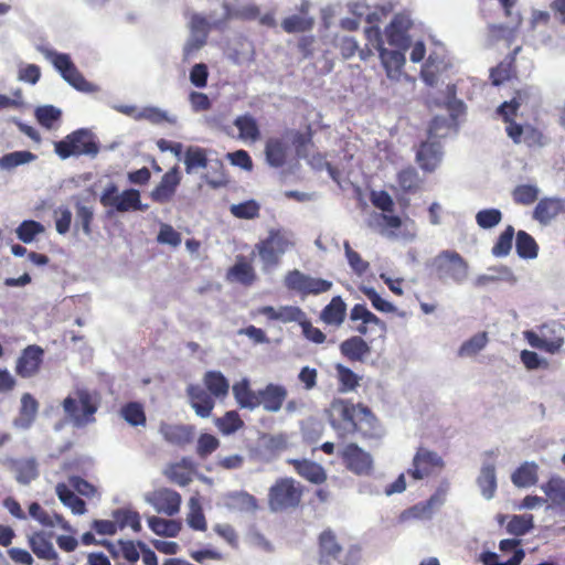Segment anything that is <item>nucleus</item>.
I'll return each mask as SVG.
<instances>
[{
  "label": "nucleus",
  "instance_id": "obj_1",
  "mask_svg": "<svg viewBox=\"0 0 565 565\" xmlns=\"http://www.w3.org/2000/svg\"><path fill=\"white\" fill-rule=\"evenodd\" d=\"M330 426L339 439L345 440L359 434L363 439L381 437L379 419L365 405L354 404L349 399H333L328 409Z\"/></svg>",
  "mask_w": 565,
  "mask_h": 565
},
{
  "label": "nucleus",
  "instance_id": "obj_2",
  "mask_svg": "<svg viewBox=\"0 0 565 565\" xmlns=\"http://www.w3.org/2000/svg\"><path fill=\"white\" fill-rule=\"evenodd\" d=\"M99 404L100 395L98 392L78 388L74 396L68 395L64 398L62 406L75 426L84 427L95 422V414Z\"/></svg>",
  "mask_w": 565,
  "mask_h": 565
},
{
  "label": "nucleus",
  "instance_id": "obj_3",
  "mask_svg": "<svg viewBox=\"0 0 565 565\" xmlns=\"http://www.w3.org/2000/svg\"><path fill=\"white\" fill-rule=\"evenodd\" d=\"M429 275L441 282L462 284L469 273L468 262L456 250H441L428 264Z\"/></svg>",
  "mask_w": 565,
  "mask_h": 565
},
{
  "label": "nucleus",
  "instance_id": "obj_4",
  "mask_svg": "<svg viewBox=\"0 0 565 565\" xmlns=\"http://www.w3.org/2000/svg\"><path fill=\"white\" fill-rule=\"evenodd\" d=\"M303 492L305 487L294 478H278L268 490V507L273 512L295 510L300 507Z\"/></svg>",
  "mask_w": 565,
  "mask_h": 565
},
{
  "label": "nucleus",
  "instance_id": "obj_5",
  "mask_svg": "<svg viewBox=\"0 0 565 565\" xmlns=\"http://www.w3.org/2000/svg\"><path fill=\"white\" fill-rule=\"evenodd\" d=\"M564 333L565 328L563 324L551 321L540 326L537 331H524L523 337L532 348L555 354L558 353L564 345Z\"/></svg>",
  "mask_w": 565,
  "mask_h": 565
},
{
  "label": "nucleus",
  "instance_id": "obj_6",
  "mask_svg": "<svg viewBox=\"0 0 565 565\" xmlns=\"http://www.w3.org/2000/svg\"><path fill=\"white\" fill-rule=\"evenodd\" d=\"M98 151L99 145L96 142L94 135L86 129L75 130L64 139L55 142V152L62 159L83 154L95 157Z\"/></svg>",
  "mask_w": 565,
  "mask_h": 565
},
{
  "label": "nucleus",
  "instance_id": "obj_7",
  "mask_svg": "<svg viewBox=\"0 0 565 565\" xmlns=\"http://www.w3.org/2000/svg\"><path fill=\"white\" fill-rule=\"evenodd\" d=\"M284 285L289 291L298 295L300 298H306L310 295L318 296L332 288V281L312 277L299 269L289 270L284 277Z\"/></svg>",
  "mask_w": 565,
  "mask_h": 565
},
{
  "label": "nucleus",
  "instance_id": "obj_8",
  "mask_svg": "<svg viewBox=\"0 0 565 565\" xmlns=\"http://www.w3.org/2000/svg\"><path fill=\"white\" fill-rule=\"evenodd\" d=\"M292 246L286 232L280 228H271L266 238L256 244V250L266 267H276L280 256Z\"/></svg>",
  "mask_w": 565,
  "mask_h": 565
},
{
  "label": "nucleus",
  "instance_id": "obj_9",
  "mask_svg": "<svg viewBox=\"0 0 565 565\" xmlns=\"http://www.w3.org/2000/svg\"><path fill=\"white\" fill-rule=\"evenodd\" d=\"M43 54L50 60L53 66L60 72L62 77L75 89L84 93L94 90L93 84L85 79L83 74L77 70L68 54L58 53L52 50H42Z\"/></svg>",
  "mask_w": 565,
  "mask_h": 565
},
{
  "label": "nucleus",
  "instance_id": "obj_10",
  "mask_svg": "<svg viewBox=\"0 0 565 565\" xmlns=\"http://www.w3.org/2000/svg\"><path fill=\"white\" fill-rule=\"evenodd\" d=\"M338 457L345 469L356 476H370L373 472L374 462L371 454L355 443H349L339 449Z\"/></svg>",
  "mask_w": 565,
  "mask_h": 565
},
{
  "label": "nucleus",
  "instance_id": "obj_11",
  "mask_svg": "<svg viewBox=\"0 0 565 565\" xmlns=\"http://www.w3.org/2000/svg\"><path fill=\"white\" fill-rule=\"evenodd\" d=\"M100 203L104 206L114 207L117 212L141 211L140 192L136 189H128L118 194V188L110 183L100 195Z\"/></svg>",
  "mask_w": 565,
  "mask_h": 565
},
{
  "label": "nucleus",
  "instance_id": "obj_12",
  "mask_svg": "<svg viewBox=\"0 0 565 565\" xmlns=\"http://www.w3.org/2000/svg\"><path fill=\"white\" fill-rule=\"evenodd\" d=\"M444 467L445 462L437 452L419 447L413 458V467L407 473L415 480H422L439 473Z\"/></svg>",
  "mask_w": 565,
  "mask_h": 565
},
{
  "label": "nucleus",
  "instance_id": "obj_13",
  "mask_svg": "<svg viewBox=\"0 0 565 565\" xmlns=\"http://www.w3.org/2000/svg\"><path fill=\"white\" fill-rule=\"evenodd\" d=\"M43 362L44 350L38 344H29L18 356L14 372L21 379H32L40 373Z\"/></svg>",
  "mask_w": 565,
  "mask_h": 565
},
{
  "label": "nucleus",
  "instance_id": "obj_14",
  "mask_svg": "<svg viewBox=\"0 0 565 565\" xmlns=\"http://www.w3.org/2000/svg\"><path fill=\"white\" fill-rule=\"evenodd\" d=\"M147 501L158 513L173 516L180 511L181 495L175 490L160 488L149 494Z\"/></svg>",
  "mask_w": 565,
  "mask_h": 565
},
{
  "label": "nucleus",
  "instance_id": "obj_15",
  "mask_svg": "<svg viewBox=\"0 0 565 565\" xmlns=\"http://www.w3.org/2000/svg\"><path fill=\"white\" fill-rule=\"evenodd\" d=\"M412 20L404 14H395L390 24L385 28L387 42L399 49L406 50L411 44L408 31L412 28Z\"/></svg>",
  "mask_w": 565,
  "mask_h": 565
},
{
  "label": "nucleus",
  "instance_id": "obj_16",
  "mask_svg": "<svg viewBox=\"0 0 565 565\" xmlns=\"http://www.w3.org/2000/svg\"><path fill=\"white\" fill-rule=\"evenodd\" d=\"M181 183V174L178 166L169 169L161 178L157 186L150 192V199L154 203L166 204L170 202Z\"/></svg>",
  "mask_w": 565,
  "mask_h": 565
},
{
  "label": "nucleus",
  "instance_id": "obj_17",
  "mask_svg": "<svg viewBox=\"0 0 565 565\" xmlns=\"http://www.w3.org/2000/svg\"><path fill=\"white\" fill-rule=\"evenodd\" d=\"M159 433L169 445L184 448L194 440L195 430L191 425L161 422Z\"/></svg>",
  "mask_w": 565,
  "mask_h": 565
},
{
  "label": "nucleus",
  "instance_id": "obj_18",
  "mask_svg": "<svg viewBox=\"0 0 565 565\" xmlns=\"http://www.w3.org/2000/svg\"><path fill=\"white\" fill-rule=\"evenodd\" d=\"M352 321H361L355 331L362 335H367L370 330H377L382 335L386 331V324L377 316L371 312L364 303H356L350 311Z\"/></svg>",
  "mask_w": 565,
  "mask_h": 565
},
{
  "label": "nucleus",
  "instance_id": "obj_19",
  "mask_svg": "<svg viewBox=\"0 0 565 565\" xmlns=\"http://www.w3.org/2000/svg\"><path fill=\"white\" fill-rule=\"evenodd\" d=\"M561 214H565V199L559 198H543L533 210V218L542 225L550 224Z\"/></svg>",
  "mask_w": 565,
  "mask_h": 565
},
{
  "label": "nucleus",
  "instance_id": "obj_20",
  "mask_svg": "<svg viewBox=\"0 0 565 565\" xmlns=\"http://www.w3.org/2000/svg\"><path fill=\"white\" fill-rule=\"evenodd\" d=\"M40 404L31 393H23L20 399L18 416L13 426L19 429H29L36 419Z\"/></svg>",
  "mask_w": 565,
  "mask_h": 565
},
{
  "label": "nucleus",
  "instance_id": "obj_21",
  "mask_svg": "<svg viewBox=\"0 0 565 565\" xmlns=\"http://www.w3.org/2000/svg\"><path fill=\"white\" fill-rule=\"evenodd\" d=\"M342 546L337 541L334 532L330 529L322 531L318 537V554L321 565H329L339 558Z\"/></svg>",
  "mask_w": 565,
  "mask_h": 565
},
{
  "label": "nucleus",
  "instance_id": "obj_22",
  "mask_svg": "<svg viewBox=\"0 0 565 565\" xmlns=\"http://www.w3.org/2000/svg\"><path fill=\"white\" fill-rule=\"evenodd\" d=\"M287 395L288 392L285 386L269 383L263 390H259V406H263L266 412L276 413L282 407Z\"/></svg>",
  "mask_w": 565,
  "mask_h": 565
},
{
  "label": "nucleus",
  "instance_id": "obj_23",
  "mask_svg": "<svg viewBox=\"0 0 565 565\" xmlns=\"http://www.w3.org/2000/svg\"><path fill=\"white\" fill-rule=\"evenodd\" d=\"M288 463L291 465L295 471L305 480L321 484L327 480V473L324 468L308 459H289Z\"/></svg>",
  "mask_w": 565,
  "mask_h": 565
},
{
  "label": "nucleus",
  "instance_id": "obj_24",
  "mask_svg": "<svg viewBox=\"0 0 565 565\" xmlns=\"http://www.w3.org/2000/svg\"><path fill=\"white\" fill-rule=\"evenodd\" d=\"M419 167L433 172L441 160V147L438 141H423L416 152Z\"/></svg>",
  "mask_w": 565,
  "mask_h": 565
},
{
  "label": "nucleus",
  "instance_id": "obj_25",
  "mask_svg": "<svg viewBox=\"0 0 565 565\" xmlns=\"http://www.w3.org/2000/svg\"><path fill=\"white\" fill-rule=\"evenodd\" d=\"M257 315L265 316L270 321H280L284 323L299 322L303 318V312L299 307L281 306L275 308L273 306H263L257 309Z\"/></svg>",
  "mask_w": 565,
  "mask_h": 565
},
{
  "label": "nucleus",
  "instance_id": "obj_26",
  "mask_svg": "<svg viewBox=\"0 0 565 565\" xmlns=\"http://www.w3.org/2000/svg\"><path fill=\"white\" fill-rule=\"evenodd\" d=\"M190 404L196 415L205 418L209 417L214 408V398L204 388L199 385H190L188 387Z\"/></svg>",
  "mask_w": 565,
  "mask_h": 565
},
{
  "label": "nucleus",
  "instance_id": "obj_27",
  "mask_svg": "<svg viewBox=\"0 0 565 565\" xmlns=\"http://www.w3.org/2000/svg\"><path fill=\"white\" fill-rule=\"evenodd\" d=\"M29 514L31 518L36 520L43 526L54 527V526L58 525L61 529H63L66 532H73L72 526L63 518V515H61L58 513H49L38 502H32L29 505Z\"/></svg>",
  "mask_w": 565,
  "mask_h": 565
},
{
  "label": "nucleus",
  "instance_id": "obj_28",
  "mask_svg": "<svg viewBox=\"0 0 565 565\" xmlns=\"http://www.w3.org/2000/svg\"><path fill=\"white\" fill-rule=\"evenodd\" d=\"M288 149V143L282 138H268L265 145L266 161L270 167H282L287 161Z\"/></svg>",
  "mask_w": 565,
  "mask_h": 565
},
{
  "label": "nucleus",
  "instance_id": "obj_29",
  "mask_svg": "<svg viewBox=\"0 0 565 565\" xmlns=\"http://www.w3.org/2000/svg\"><path fill=\"white\" fill-rule=\"evenodd\" d=\"M379 54L387 77L398 81L404 75L403 68L406 62L404 53L384 49Z\"/></svg>",
  "mask_w": 565,
  "mask_h": 565
},
{
  "label": "nucleus",
  "instance_id": "obj_30",
  "mask_svg": "<svg viewBox=\"0 0 565 565\" xmlns=\"http://www.w3.org/2000/svg\"><path fill=\"white\" fill-rule=\"evenodd\" d=\"M232 391L234 398L241 408L255 409L259 407V391H253L247 379L236 382L233 385Z\"/></svg>",
  "mask_w": 565,
  "mask_h": 565
},
{
  "label": "nucleus",
  "instance_id": "obj_31",
  "mask_svg": "<svg viewBox=\"0 0 565 565\" xmlns=\"http://www.w3.org/2000/svg\"><path fill=\"white\" fill-rule=\"evenodd\" d=\"M539 480V465L534 461H525L512 473L511 481L518 488H529Z\"/></svg>",
  "mask_w": 565,
  "mask_h": 565
},
{
  "label": "nucleus",
  "instance_id": "obj_32",
  "mask_svg": "<svg viewBox=\"0 0 565 565\" xmlns=\"http://www.w3.org/2000/svg\"><path fill=\"white\" fill-rule=\"evenodd\" d=\"M521 47L518 46L514 51L495 67L491 68L490 79L492 85L499 86L504 82L511 79L515 75V55L520 52Z\"/></svg>",
  "mask_w": 565,
  "mask_h": 565
},
{
  "label": "nucleus",
  "instance_id": "obj_33",
  "mask_svg": "<svg viewBox=\"0 0 565 565\" xmlns=\"http://www.w3.org/2000/svg\"><path fill=\"white\" fill-rule=\"evenodd\" d=\"M194 467L191 461L183 458L181 461L170 465L167 477L173 483L185 487L193 480Z\"/></svg>",
  "mask_w": 565,
  "mask_h": 565
},
{
  "label": "nucleus",
  "instance_id": "obj_34",
  "mask_svg": "<svg viewBox=\"0 0 565 565\" xmlns=\"http://www.w3.org/2000/svg\"><path fill=\"white\" fill-rule=\"evenodd\" d=\"M29 545L32 552L41 559L55 561L57 554L50 541V537L43 532H35L29 537Z\"/></svg>",
  "mask_w": 565,
  "mask_h": 565
},
{
  "label": "nucleus",
  "instance_id": "obj_35",
  "mask_svg": "<svg viewBox=\"0 0 565 565\" xmlns=\"http://www.w3.org/2000/svg\"><path fill=\"white\" fill-rule=\"evenodd\" d=\"M12 469L17 481L21 484H29L39 477V465L34 458L13 460Z\"/></svg>",
  "mask_w": 565,
  "mask_h": 565
},
{
  "label": "nucleus",
  "instance_id": "obj_36",
  "mask_svg": "<svg viewBox=\"0 0 565 565\" xmlns=\"http://www.w3.org/2000/svg\"><path fill=\"white\" fill-rule=\"evenodd\" d=\"M203 383L213 397L223 399L227 396L230 383L220 371H209L204 374Z\"/></svg>",
  "mask_w": 565,
  "mask_h": 565
},
{
  "label": "nucleus",
  "instance_id": "obj_37",
  "mask_svg": "<svg viewBox=\"0 0 565 565\" xmlns=\"http://www.w3.org/2000/svg\"><path fill=\"white\" fill-rule=\"evenodd\" d=\"M340 350L350 361H362L371 351L366 341L358 335L343 341L340 345Z\"/></svg>",
  "mask_w": 565,
  "mask_h": 565
},
{
  "label": "nucleus",
  "instance_id": "obj_38",
  "mask_svg": "<svg viewBox=\"0 0 565 565\" xmlns=\"http://www.w3.org/2000/svg\"><path fill=\"white\" fill-rule=\"evenodd\" d=\"M347 305L340 296H335L321 311V320L330 326H340L345 318Z\"/></svg>",
  "mask_w": 565,
  "mask_h": 565
},
{
  "label": "nucleus",
  "instance_id": "obj_39",
  "mask_svg": "<svg viewBox=\"0 0 565 565\" xmlns=\"http://www.w3.org/2000/svg\"><path fill=\"white\" fill-rule=\"evenodd\" d=\"M396 182L403 193L415 194L422 189L423 180L414 167H406L398 171Z\"/></svg>",
  "mask_w": 565,
  "mask_h": 565
},
{
  "label": "nucleus",
  "instance_id": "obj_40",
  "mask_svg": "<svg viewBox=\"0 0 565 565\" xmlns=\"http://www.w3.org/2000/svg\"><path fill=\"white\" fill-rule=\"evenodd\" d=\"M234 126L238 129V138L244 141L255 142L260 138L257 120L250 114L237 116Z\"/></svg>",
  "mask_w": 565,
  "mask_h": 565
},
{
  "label": "nucleus",
  "instance_id": "obj_41",
  "mask_svg": "<svg viewBox=\"0 0 565 565\" xmlns=\"http://www.w3.org/2000/svg\"><path fill=\"white\" fill-rule=\"evenodd\" d=\"M227 278L230 280L238 281L244 286H250L256 280V273L254 267L247 263L244 257H241L228 269Z\"/></svg>",
  "mask_w": 565,
  "mask_h": 565
},
{
  "label": "nucleus",
  "instance_id": "obj_42",
  "mask_svg": "<svg viewBox=\"0 0 565 565\" xmlns=\"http://www.w3.org/2000/svg\"><path fill=\"white\" fill-rule=\"evenodd\" d=\"M113 519L116 522L117 530L130 527L134 532L139 533L142 529L139 512L131 509H117L113 511Z\"/></svg>",
  "mask_w": 565,
  "mask_h": 565
},
{
  "label": "nucleus",
  "instance_id": "obj_43",
  "mask_svg": "<svg viewBox=\"0 0 565 565\" xmlns=\"http://www.w3.org/2000/svg\"><path fill=\"white\" fill-rule=\"evenodd\" d=\"M541 488L553 505H565V480L563 478L553 476Z\"/></svg>",
  "mask_w": 565,
  "mask_h": 565
},
{
  "label": "nucleus",
  "instance_id": "obj_44",
  "mask_svg": "<svg viewBox=\"0 0 565 565\" xmlns=\"http://www.w3.org/2000/svg\"><path fill=\"white\" fill-rule=\"evenodd\" d=\"M210 161L207 159V153L204 148L190 146L186 148L184 152V164L185 172L191 174L193 171L198 169L207 168Z\"/></svg>",
  "mask_w": 565,
  "mask_h": 565
},
{
  "label": "nucleus",
  "instance_id": "obj_45",
  "mask_svg": "<svg viewBox=\"0 0 565 565\" xmlns=\"http://www.w3.org/2000/svg\"><path fill=\"white\" fill-rule=\"evenodd\" d=\"M55 491L61 502L70 508L74 514L81 515L86 512L85 501L77 497L65 483H57Z\"/></svg>",
  "mask_w": 565,
  "mask_h": 565
},
{
  "label": "nucleus",
  "instance_id": "obj_46",
  "mask_svg": "<svg viewBox=\"0 0 565 565\" xmlns=\"http://www.w3.org/2000/svg\"><path fill=\"white\" fill-rule=\"evenodd\" d=\"M515 248L519 257L534 259L539 254V245L535 239L525 231L516 233Z\"/></svg>",
  "mask_w": 565,
  "mask_h": 565
},
{
  "label": "nucleus",
  "instance_id": "obj_47",
  "mask_svg": "<svg viewBox=\"0 0 565 565\" xmlns=\"http://www.w3.org/2000/svg\"><path fill=\"white\" fill-rule=\"evenodd\" d=\"M478 486L486 499H491L497 491L495 468L492 463L484 465L478 477Z\"/></svg>",
  "mask_w": 565,
  "mask_h": 565
},
{
  "label": "nucleus",
  "instance_id": "obj_48",
  "mask_svg": "<svg viewBox=\"0 0 565 565\" xmlns=\"http://www.w3.org/2000/svg\"><path fill=\"white\" fill-rule=\"evenodd\" d=\"M148 525L153 533L160 536L175 537L181 531L180 522L159 516H150L148 519Z\"/></svg>",
  "mask_w": 565,
  "mask_h": 565
},
{
  "label": "nucleus",
  "instance_id": "obj_49",
  "mask_svg": "<svg viewBox=\"0 0 565 565\" xmlns=\"http://www.w3.org/2000/svg\"><path fill=\"white\" fill-rule=\"evenodd\" d=\"M120 416L131 426H145L147 422L143 406L138 402H128L120 408Z\"/></svg>",
  "mask_w": 565,
  "mask_h": 565
},
{
  "label": "nucleus",
  "instance_id": "obj_50",
  "mask_svg": "<svg viewBox=\"0 0 565 565\" xmlns=\"http://www.w3.org/2000/svg\"><path fill=\"white\" fill-rule=\"evenodd\" d=\"M527 97V94L523 90H516L511 100L502 103L498 107V114L502 117L504 122L513 121L518 114L521 105Z\"/></svg>",
  "mask_w": 565,
  "mask_h": 565
},
{
  "label": "nucleus",
  "instance_id": "obj_51",
  "mask_svg": "<svg viewBox=\"0 0 565 565\" xmlns=\"http://www.w3.org/2000/svg\"><path fill=\"white\" fill-rule=\"evenodd\" d=\"M315 20L310 17L294 14L281 22V28L287 33L307 32L313 28Z\"/></svg>",
  "mask_w": 565,
  "mask_h": 565
},
{
  "label": "nucleus",
  "instance_id": "obj_52",
  "mask_svg": "<svg viewBox=\"0 0 565 565\" xmlns=\"http://www.w3.org/2000/svg\"><path fill=\"white\" fill-rule=\"evenodd\" d=\"M540 190L535 184H519L512 191L514 203L520 205H531L537 201Z\"/></svg>",
  "mask_w": 565,
  "mask_h": 565
},
{
  "label": "nucleus",
  "instance_id": "obj_53",
  "mask_svg": "<svg viewBox=\"0 0 565 565\" xmlns=\"http://www.w3.org/2000/svg\"><path fill=\"white\" fill-rule=\"evenodd\" d=\"M216 426L223 435H231L241 429L244 422L236 411H230L216 419Z\"/></svg>",
  "mask_w": 565,
  "mask_h": 565
},
{
  "label": "nucleus",
  "instance_id": "obj_54",
  "mask_svg": "<svg viewBox=\"0 0 565 565\" xmlns=\"http://www.w3.org/2000/svg\"><path fill=\"white\" fill-rule=\"evenodd\" d=\"M441 70L443 61L429 55L420 70V77L428 86H435L438 82V76Z\"/></svg>",
  "mask_w": 565,
  "mask_h": 565
},
{
  "label": "nucleus",
  "instance_id": "obj_55",
  "mask_svg": "<svg viewBox=\"0 0 565 565\" xmlns=\"http://www.w3.org/2000/svg\"><path fill=\"white\" fill-rule=\"evenodd\" d=\"M489 339L487 332H479L465 341L459 348L460 356H472L479 353L487 345Z\"/></svg>",
  "mask_w": 565,
  "mask_h": 565
},
{
  "label": "nucleus",
  "instance_id": "obj_56",
  "mask_svg": "<svg viewBox=\"0 0 565 565\" xmlns=\"http://www.w3.org/2000/svg\"><path fill=\"white\" fill-rule=\"evenodd\" d=\"M533 515H513L507 525V531L515 536H522L533 529Z\"/></svg>",
  "mask_w": 565,
  "mask_h": 565
},
{
  "label": "nucleus",
  "instance_id": "obj_57",
  "mask_svg": "<svg viewBox=\"0 0 565 565\" xmlns=\"http://www.w3.org/2000/svg\"><path fill=\"white\" fill-rule=\"evenodd\" d=\"M514 233V227L512 225H508L504 228V231L499 235L497 242L492 247V254L495 257H504L509 255L512 248Z\"/></svg>",
  "mask_w": 565,
  "mask_h": 565
},
{
  "label": "nucleus",
  "instance_id": "obj_58",
  "mask_svg": "<svg viewBox=\"0 0 565 565\" xmlns=\"http://www.w3.org/2000/svg\"><path fill=\"white\" fill-rule=\"evenodd\" d=\"M35 159V154L30 151H13L0 158V168L11 170L18 166L29 163Z\"/></svg>",
  "mask_w": 565,
  "mask_h": 565
},
{
  "label": "nucleus",
  "instance_id": "obj_59",
  "mask_svg": "<svg viewBox=\"0 0 565 565\" xmlns=\"http://www.w3.org/2000/svg\"><path fill=\"white\" fill-rule=\"evenodd\" d=\"M260 206L255 200H248L231 206V213L243 220H253L259 216Z\"/></svg>",
  "mask_w": 565,
  "mask_h": 565
},
{
  "label": "nucleus",
  "instance_id": "obj_60",
  "mask_svg": "<svg viewBox=\"0 0 565 565\" xmlns=\"http://www.w3.org/2000/svg\"><path fill=\"white\" fill-rule=\"evenodd\" d=\"M44 232V226L33 220L23 221L17 228V235L23 243H31L35 236Z\"/></svg>",
  "mask_w": 565,
  "mask_h": 565
},
{
  "label": "nucleus",
  "instance_id": "obj_61",
  "mask_svg": "<svg viewBox=\"0 0 565 565\" xmlns=\"http://www.w3.org/2000/svg\"><path fill=\"white\" fill-rule=\"evenodd\" d=\"M35 116L39 121V124L45 128H52L54 124L60 120L62 113L58 108L46 105L39 107L35 110Z\"/></svg>",
  "mask_w": 565,
  "mask_h": 565
},
{
  "label": "nucleus",
  "instance_id": "obj_62",
  "mask_svg": "<svg viewBox=\"0 0 565 565\" xmlns=\"http://www.w3.org/2000/svg\"><path fill=\"white\" fill-rule=\"evenodd\" d=\"M337 372L341 392L354 391L359 386V376L351 369L339 364Z\"/></svg>",
  "mask_w": 565,
  "mask_h": 565
},
{
  "label": "nucleus",
  "instance_id": "obj_63",
  "mask_svg": "<svg viewBox=\"0 0 565 565\" xmlns=\"http://www.w3.org/2000/svg\"><path fill=\"white\" fill-rule=\"evenodd\" d=\"M211 170L212 171H209L204 175L206 183L214 189L225 185L227 182V179H226L223 162L221 160L212 161Z\"/></svg>",
  "mask_w": 565,
  "mask_h": 565
},
{
  "label": "nucleus",
  "instance_id": "obj_64",
  "mask_svg": "<svg viewBox=\"0 0 565 565\" xmlns=\"http://www.w3.org/2000/svg\"><path fill=\"white\" fill-rule=\"evenodd\" d=\"M502 220V213L498 209H484L476 214L477 224L484 230L492 228Z\"/></svg>",
  "mask_w": 565,
  "mask_h": 565
}]
</instances>
